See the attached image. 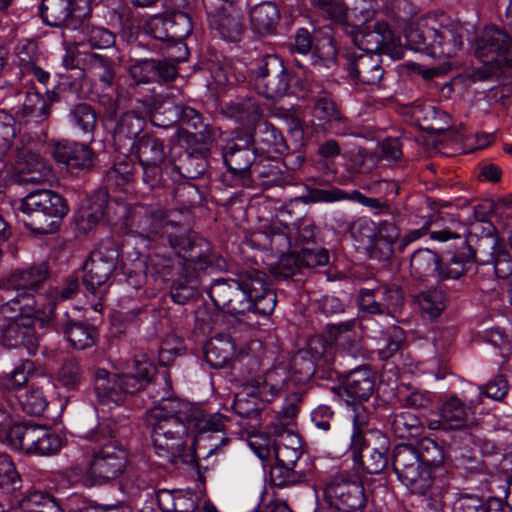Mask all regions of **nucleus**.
I'll return each mask as SVG.
<instances>
[{"label": "nucleus", "mask_w": 512, "mask_h": 512, "mask_svg": "<svg viewBox=\"0 0 512 512\" xmlns=\"http://www.w3.org/2000/svg\"><path fill=\"white\" fill-rule=\"evenodd\" d=\"M312 464L308 468L293 466L292 464L281 463L275 460L269 471L270 483L276 488H285L297 484L307 483L310 480Z\"/></svg>", "instance_id": "13d9d810"}, {"label": "nucleus", "mask_w": 512, "mask_h": 512, "mask_svg": "<svg viewBox=\"0 0 512 512\" xmlns=\"http://www.w3.org/2000/svg\"><path fill=\"white\" fill-rule=\"evenodd\" d=\"M132 78L137 83L170 85L179 76V69L169 59H140L130 68Z\"/></svg>", "instance_id": "37998d69"}, {"label": "nucleus", "mask_w": 512, "mask_h": 512, "mask_svg": "<svg viewBox=\"0 0 512 512\" xmlns=\"http://www.w3.org/2000/svg\"><path fill=\"white\" fill-rule=\"evenodd\" d=\"M146 118L134 111L119 113L117 106L106 111L105 128L111 133L117 151H127L147 128Z\"/></svg>", "instance_id": "7c9ffc66"}, {"label": "nucleus", "mask_w": 512, "mask_h": 512, "mask_svg": "<svg viewBox=\"0 0 512 512\" xmlns=\"http://www.w3.org/2000/svg\"><path fill=\"white\" fill-rule=\"evenodd\" d=\"M364 195L357 189L343 190L337 187L316 188L305 186V192L298 199L305 204L318 202L332 203L341 200L360 204Z\"/></svg>", "instance_id": "bf43d9fd"}, {"label": "nucleus", "mask_w": 512, "mask_h": 512, "mask_svg": "<svg viewBox=\"0 0 512 512\" xmlns=\"http://www.w3.org/2000/svg\"><path fill=\"white\" fill-rule=\"evenodd\" d=\"M253 138L243 128H235L230 138L221 145V157L225 171L219 181L225 187L252 188L253 167L259 157L252 145Z\"/></svg>", "instance_id": "2eb2a0df"}, {"label": "nucleus", "mask_w": 512, "mask_h": 512, "mask_svg": "<svg viewBox=\"0 0 512 512\" xmlns=\"http://www.w3.org/2000/svg\"><path fill=\"white\" fill-rule=\"evenodd\" d=\"M298 352L293 358L287 380L295 385H305L314 380L319 385L329 384L330 380L338 377L335 364L341 354H332L326 342L318 340L319 346H312Z\"/></svg>", "instance_id": "6ab92c4d"}, {"label": "nucleus", "mask_w": 512, "mask_h": 512, "mask_svg": "<svg viewBox=\"0 0 512 512\" xmlns=\"http://www.w3.org/2000/svg\"><path fill=\"white\" fill-rule=\"evenodd\" d=\"M368 423V413L352 416V430L347 449L352 461L360 460V452L365 450L391 455L389 436L378 429H366Z\"/></svg>", "instance_id": "72a5a7b5"}, {"label": "nucleus", "mask_w": 512, "mask_h": 512, "mask_svg": "<svg viewBox=\"0 0 512 512\" xmlns=\"http://www.w3.org/2000/svg\"><path fill=\"white\" fill-rule=\"evenodd\" d=\"M354 325V321H347L329 326L330 334L334 337L337 346V351L333 354H341L340 359L357 360L365 358L362 344L352 331Z\"/></svg>", "instance_id": "603ef678"}, {"label": "nucleus", "mask_w": 512, "mask_h": 512, "mask_svg": "<svg viewBox=\"0 0 512 512\" xmlns=\"http://www.w3.org/2000/svg\"><path fill=\"white\" fill-rule=\"evenodd\" d=\"M50 275L51 267L48 261L32 263L13 270L9 276V281L16 290V295L13 298L28 295L36 300V308H39V299L44 298L40 291L44 288Z\"/></svg>", "instance_id": "4c0bfd02"}, {"label": "nucleus", "mask_w": 512, "mask_h": 512, "mask_svg": "<svg viewBox=\"0 0 512 512\" xmlns=\"http://www.w3.org/2000/svg\"><path fill=\"white\" fill-rule=\"evenodd\" d=\"M406 341L403 328L398 325L388 326L381 330L377 339V355L382 361H387L401 350Z\"/></svg>", "instance_id": "774afa93"}, {"label": "nucleus", "mask_w": 512, "mask_h": 512, "mask_svg": "<svg viewBox=\"0 0 512 512\" xmlns=\"http://www.w3.org/2000/svg\"><path fill=\"white\" fill-rule=\"evenodd\" d=\"M94 0H42L39 14L51 27L77 30L90 17Z\"/></svg>", "instance_id": "cd10ccee"}, {"label": "nucleus", "mask_w": 512, "mask_h": 512, "mask_svg": "<svg viewBox=\"0 0 512 512\" xmlns=\"http://www.w3.org/2000/svg\"><path fill=\"white\" fill-rule=\"evenodd\" d=\"M40 308H36V300L26 295L11 298L1 305V313L7 323L0 333V344L8 349L24 348L26 352L36 355L40 337L36 326L46 323L39 317Z\"/></svg>", "instance_id": "9d476101"}, {"label": "nucleus", "mask_w": 512, "mask_h": 512, "mask_svg": "<svg viewBox=\"0 0 512 512\" xmlns=\"http://www.w3.org/2000/svg\"><path fill=\"white\" fill-rule=\"evenodd\" d=\"M22 488L23 478L13 458L7 453H0V507L7 508L24 492Z\"/></svg>", "instance_id": "de8ad7c7"}, {"label": "nucleus", "mask_w": 512, "mask_h": 512, "mask_svg": "<svg viewBox=\"0 0 512 512\" xmlns=\"http://www.w3.org/2000/svg\"><path fill=\"white\" fill-rule=\"evenodd\" d=\"M155 189L171 191L176 208L181 213L190 212L193 208L200 206L206 198V188L188 179L172 183V180H166L163 177Z\"/></svg>", "instance_id": "a18cd8bd"}, {"label": "nucleus", "mask_w": 512, "mask_h": 512, "mask_svg": "<svg viewBox=\"0 0 512 512\" xmlns=\"http://www.w3.org/2000/svg\"><path fill=\"white\" fill-rule=\"evenodd\" d=\"M368 497L360 480L334 479L316 497L313 512H365Z\"/></svg>", "instance_id": "b1692460"}, {"label": "nucleus", "mask_w": 512, "mask_h": 512, "mask_svg": "<svg viewBox=\"0 0 512 512\" xmlns=\"http://www.w3.org/2000/svg\"><path fill=\"white\" fill-rule=\"evenodd\" d=\"M75 43L81 48L108 49L115 45L116 36L109 29L103 26H94L83 21V24L76 30Z\"/></svg>", "instance_id": "4d7b16f0"}, {"label": "nucleus", "mask_w": 512, "mask_h": 512, "mask_svg": "<svg viewBox=\"0 0 512 512\" xmlns=\"http://www.w3.org/2000/svg\"><path fill=\"white\" fill-rule=\"evenodd\" d=\"M286 165L283 158L263 155L257 158L253 167V179L257 178L269 186H284L287 182Z\"/></svg>", "instance_id": "6e6d98bb"}, {"label": "nucleus", "mask_w": 512, "mask_h": 512, "mask_svg": "<svg viewBox=\"0 0 512 512\" xmlns=\"http://www.w3.org/2000/svg\"><path fill=\"white\" fill-rule=\"evenodd\" d=\"M350 36L357 50L365 53H378L392 56L399 41L395 31L386 21L363 18L360 22H352L340 28Z\"/></svg>", "instance_id": "5701e85b"}, {"label": "nucleus", "mask_w": 512, "mask_h": 512, "mask_svg": "<svg viewBox=\"0 0 512 512\" xmlns=\"http://www.w3.org/2000/svg\"><path fill=\"white\" fill-rule=\"evenodd\" d=\"M164 233L175 255L184 261L182 271L168 283L169 297L178 305L197 301L206 291L203 276L213 269L216 254L210 242L194 230L168 225Z\"/></svg>", "instance_id": "7ed1b4c3"}, {"label": "nucleus", "mask_w": 512, "mask_h": 512, "mask_svg": "<svg viewBox=\"0 0 512 512\" xmlns=\"http://www.w3.org/2000/svg\"><path fill=\"white\" fill-rule=\"evenodd\" d=\"M52 155L61 170L72 177L88 174L98 161L96 152L89 144L68 139L57 141Z\"/></svg>", "instance_id": "c756f323"}, {"label": "nucleus", "mask_w": 512, "mask_h": 512, "mask_svg": "<svg viewBox=\"0 0 512 512\" xmlns=\"http://www.w3.org/2000/svg\"><path fill=\"white\" fill-rule=\"evenodd\" d=\"M444 286V283H438L413 295V304L423 319L435 321L446 310L450 296L444 290Z\"/></svg>", "instance_id": "09e8293b"}, {"label": "nucleus", "mask_w": 512, "mask_h": 512, "mask_svg": "<svg viewBox=\"0 0 512 512\" xmlns=\"http://www.w3.org/2000/svg\"><path fill=\"white\" fill-rule=\"evenodd\" d=\"M193 31L191 16L183 11L174 10L154 16L145 31L138 32L135 42L139 47L158 52L174 41L186 40Z\"/></svg>", "instance_id": "4be33fe9"}, {"label": "nucleus", "mask_w": 512, "mask_h": 512, "mask_svg": "<svg viewBox=\"0 0 512 512\" xmlns=\"http://www.w3.org/2000/svg\"><path fill=\"white\" fill-rule=\"evenodd\" d=\"M374 0H317V6L325 12L332 24L341 28L352 22L370 19L374 15Z\"/></svg>", "instance_id": "58836bf2"}, {"label": "nucleus", "mask_w": 512, "mask_h": 512, "mask_svg": "<svg viewBox=\"0 0 512 512\" xmlns=\"http://www.w3.org/2000/svg\"><path fill=\"white\" fill-rule=\"evenodd\" d=\"M118 434L117 422L113 418H104L82 436L95 444L87 464L86 485H106L125 472L129 453Z\"/></svg>", "instance_id": "0eeeda50"}, {"label": "nucleus", "mask_w": 512, "mask_h": 512, "mask_svg": "<svg viewBox=\"0 0 512 512\" xmlns=\"http://www.w3.org/2000/svg\"><path fill=\"white\" fill-rule=\"evenodd\" d=\"M150 437L157 456L174 466L189 467L200 482L215 465L210 458L228 442L220 414H209L176 397L159 403Z\"/></svg>", "instance_id": "f257e3e1"}, {"label": "nucleus", "mask_w": 512, "mask_h": 512, "mask_svg": "<svg viewBox=\"0 0 512 512\" xmlns=\"http://www.w3.org/2000/svg\"><path fill=\"white\" fill-rule=\"evenodd\" d=\"M304 74V71L298 73L288 67L277 54H265L251 62L250 81L269 100L285 96L305 100L313 98V95L311 83Z\"/></svg>", "instance_id": "6e6552de"}, {"label": "nucleus", "mask_w": 512, "mask_h": 512, "mask_svg": "<svg viewBox=\"0 0 512 512\" xmlns=\"http://www.w3.org/2000/svg\"><path fill=\"white\" fill-rule=\"evenodd\" d=\"M289 51L292 55H300L305 61L294 58V64L304 72L311 66L330 69L338 64L340 50L334 30L330 25L321 28H296L290 37Z\"/></svg>", "instance_id": "4468645a"}, {"label": "nucleus", "mask_w": 512, "mask_h": 512, "mask_svg": "<svg viewBox=\"0 0 512 512\" xmlns=\"http://www.w3.org/2000/svg\"><path fill=\"white\" fill-rule=\"evenodd\" d=\"M429 25L427 22L411 26L405 33L408 47L432 58H453L462 50L466 40L473 48L475 26L451 22Z\"/></svg>", "instance_id": "1a4fd4ad"}, {"label": "nucleus", "mask_w": 512, "mask_h": 512, "mask_svg": "<svg viewBox=\"0 0 512 512\" xmlns=\"http://www.w3.org/2000/svg\"><path fill=\"white\" fill-rule=\"evenodd\" d=\"M181 149L177 155L171 154L164 166V177L177 183L180 180L202 178L209 168L211 142L199 139L195 134L180 137Z\"/></svg>", "instance_id": "aec40b11"}, {"label": "nucleus", "mask_w": 512, "mask_h": 512, "mask_svg": "<svg viewBox=\"0 0 512 512\" xmlns=\"http://www.w3.org/2000/svg\"><path fill=\"white\" fill-rule=\"evenodd\" d=\"M235 351L231 337L217 335L203 347V362L211 369H222L228 366Z\"/></svg>", "instance_id": "5fc2aeb1"}, {"label": "nucleus", "mask_w": 512, "mask_h": 512, "mask_svg": "<svg viewBox=\"0 0 512 512\" xmlns=\"http://www.w3.org/2000/svg\"><path fill=\"white\" fill-rule=\"evenodd\" d=\"M61 506L59 499L46 491L31 490L24 491L7 508L19 509L20 512H67Z\"/></svg>", "instance_id": "8fccbe9b"}, {"label": "nucleus", "mask_w": 512, "mask_h": 512, "mask_svg": "<svg viewBox=\"0 0 512 512\" xmlns=\"http://www.w3.org/2000/svg\"><path fill=\"white\" fill-rule=\"evenodd\" d=\"M399 236V228L389 220L378 222V234L372 240L371 244L366 246V251L370 259L379 262L388 261L394 255V240Z\"/></svg>", "instance_id": "864d4df0"}, {"label": "nucleus", "mask_w": 512, "mask_h": 512, "mask_svg": "<svg viewBox=\"0 0 512 512\" xmlns=\"http://www.w3.org/2000/svg\"><path fill=\"white\" fill-rule=\"evenodd\" d=\"M381 56L378 53H365L348 48L341 54L342 66L355 85H377L384 75Z\"/></svg>", "instance_id": "473e14b6"}, {"label": "nucleus", "mask_w": 512, "mask_h": 512, "mask_svg": "<svg viewBox=\"0 0 512 512\" xmlns=\"http://www.w3.org/2000/svg\"><path fill=\"white\" fill-rule=\"evenodd\" d=\"M120 248L112 239L102 240L90 253L82 266V284L95 298L103 299L110 278L118 276Z\"/></svg>", "instance_id": "412c9836"}, {"label": "nucleus", "mask_w": 512, "mask_h": 512, "mask_svg": "<svg viewBox=\"0 0 512 512\" xmlns=\"http://www.w3.org/2000/svg\"><path fill=\"white\" fill-rule=\"evenodd\" d=\"M35 363L22 359L9 372L0 373V391L9 395L11 408L27 415L41 417L48 408V400L39 387H29V378L35 373Z\"/></svg>", "instance_id": "f3484780"}, {"label": "nucleus", "mask_w": 512, "mask_h": 512, "mask_svg": "<svg viewBox=\"0 0 512 512\" xmlns=\"http://www.w3.org/2000/svg\"><path fill=\"white\" fill-rule=\"evenodd\" d=\"M127 151L141 167L143 183L155 188L163 180L164 166L168 161L165 140L154 130L146 129Z\"/></svg>", "instance_id": "a878e982"}, {"label": "nucleus", "mask_w": 512, "mask_h": 512, "mask_svg": "<svg viewBox=\"0 0 512 512\" xmlns=\"http://www.w3.org/2000/svg\"><path fill=\"white\" fill-rule=\"evenodd\" d=\"M391 465L397 479L417 495L426 508L427 485L422 476L416 441L396 444L391 451Z\"/></svg>", "instance_id": "bb28decb"}, {"label": "nucleus", "mask_w": 512, "mask_h": 512, "mask_svg": "<svg viewBox=\"0 0 512 512\" xmlns=\"http://www.w3.org/2000/svg\"><path fill=\"white\" fill-rule=\"evenodd\" d=\"M3 396L6 400H0V443L13 450L16 444L21 443L19 437L22 432L18 428L25 427L27 420H15L12 412L16 411L9 404V395Z\"/></svg>", "instance_id": "680f3d73"}, {"label": "nucleus", "mask_w": 512, "mask_h": 512, "mask_svg": "<svg viewBox=\"0 0 512 512\" xmlns=\"http://www.w3.org/2000/svg\"><path fill=\"white\" fill-rule=\"evenodd\" d=\"M168 225L185 228L171 221L167 211L162 208H151L139 215L136 221L135 233L148 249L143 266L150 279L159 287L167 286L184 268V261L175 255L170 243L164 238Z\"/></svg>", "instance_id": "39448f33"}, {"label": "nucleus", "mask_w": 512, "mask_h": 512, "mask_svg": "<svg viewBox=\"0 0 512 512\" xmlns=\"http://www.w3.org/2000/svg\"><path fill=\"white\" fill-rule=\"evenodd\" d=\"M126 213L124 198L100 187L80 201L73 220L77 232L88 236L113 224Z\"/></svg>", "instance_id": "a211bd4d"}, {"label": "nucleus", "mask_w": 512, "mask_h": 512, "mask_svg": "<svg viewBox=\"0 0 512 512\" xmlns=\"http://www.w3.org/2000/svg\"><path fill=\"white\" fill-rule=\"evenodd\" d=\"M221 114L240 124L239 128L251 129L263 119V108L257 99L237 97L219 104Z\"/></svg>", "instance_id": "c03bdc74"}, {"label": "nucleus", "mask_w": 512, "mask_h": 512, "mask_svg": "<svg viewBox=\"0 0 512 512\" xmlns=\"http://www.w3.org/2000/svg\"><path fill=\"white\" fill-rule=\"evenodd\" d=\"M454 512H501L502 498L461 494L453 503Z\"/></svg>", "instance_id": "338daca9"}, {"label": "nucleus", "mask_w": 512, "mask_h": 512, "mask_svg": "<svg viewBox=\"0 0 512 512\" xmlns=\"http://www.w3.org/2000/svg\"><path fill=\"white\" fill-rule=\"evenodd\" d=\"M329 262V252L318 242H309L306 246L294 248L281 260L283 271L280 272L285 278L293 277L300 269H314L323 267Z\"/></svg>", "instance_id": "79ce46f5"}, {"label": "nucleus", "mask_w": 512, "mask_h": 512, "mask_svg": "<svg viewBox=\"0 0 512 512\" xmlns=\"http://www.w3.org/2000/svg\"><path fill=\"white\" fill-rule=\"evenodd\" d=\"M122 156L118 157L113 166L106 172L102 186L110 193L126 191V186L134 179L135 163L129 151L121 150Z\"/></svg>", "instance_id": "3c124183"}, {"label": "nucleus", "mask_w": 512, "mask_h": 512, "mask_svg": "<svg viewBox=\"0 0 512 512\" xmlns=\"http://www.w3.org/2000/svg\"><path fill=\"white\" fill-rule=\"evenodd\" d=\"M462 220L457 212L440 211L431 226H444L430 229L432 240L444 244L439 252L428 248L414 251L410 258L411 274L419 280L434 279L437 283L454 281L453 289L463 288L465 277L475 269L476 249L465 235L452 229L461 226Z\"/></svg>", "instance_id": "f03ea898"}, {"label": "nucleus", "mask_w": 512, "mask_h": 512, "mask_svg": "<svg viewBox=\"0 0 512 512\" xmlns=\"http://www.w3.org/2000/svg\"><path fill=\"white\" fill-rule=\"evenodd\" d=\"M481 255L479 258L476 256L475 265H490L499 279H507L512 275V255L504 240Z\"/></svg>", "instance_id": "052dcab7"}, {"label": "nucleus", "mask_w": 512, "mask_h": 512, "mask_svg": "<svg viewBox=\"0 0 512 512\" xmlns=\"http://www.w3.org/2000/svg\"><path fill=\"white\" fill-rule=\"evenodd\" d=\"M158 375L153 357L134 354L124 362L120 373L98 368L93 376V391L99 405L114 408L154 383Z\"/></svg>", "instance_id": "423d86ee"}, {"label": "nucleus", "mask_w": 512, "mask_h": 512, "mask_svg": "<svg viewBox=\"0 0 512 512\" xmlns=\"http://www.w3.org/2000/svg\"><path fill=\"white\" fill-rule=\"evenodd\" d=\"M180 125L186 128L192 129L199 139H203L208 142H212L216 136L214 127L210 123V118L204 116L197 109L182 105ZM192 134L191 132H185L182 136Z\"/></svg>", "instance_id": "69168bd1"}, {"label": "nucleus", "mask_w": 512, "mask_h": 512, "mask_svg": "<svg viewBox=\"0 0 512 512\" xmlns=\"http://www.w3.org/2000/svg\"><path fill=\"white\" fill-rule=\"evenodd\" d=\"M69 210L67 199L51 189H37L28 193L18 206L22 222L35 235L57 232Z\"/></svg>", "instance_id": "ddd939ff"}, {"label": "nucleus", "mask_w": 512, "mask_h": 512, "mask_svg": "<svg viewBox=\"0 0 512 512\" xmlns=\"http://www.w3.org/2000/svg\"><path fill=\"white\" fill-rule=\"evenodd\" d=\"M477 425L475 406L456 395L447 396L441 403L438 402L434 417L427 418V427L430 430L452 432L453 441L462 435L470 440L471 430Z\"/></svg>", "instance_id": "393cba45"}, {"label": "nucleus", "mask_w": 512, "mask_h": 512, "mask_svg": "<svg viewBox=\"0 0 512 512\" xmlns=\"http://www.w3.org/2000/svg\"><path fill=\"white\" fill-rule=\"evenodd\" d=\"M250 3L238 8L230 6L231 9L221 7L208 13V23L212 31L228 45L231 49L242 47L246 27L244 24L243 10L248 8Z\"/></svg>", "instance_id": "c9c22d12"}, {"label": "nucleus", "mask_w": 512, "mask_h": 512, "mask_svg": "<svg viewBox=\"0 0 512 512\" xmlns=\"http://www.w3.org/2000/svg\"><path fill=\"white\" fill-rule=\"evenodd\" d=\"M21 430L20 444H16L15 451H25L27 454L50 456L60 452L66 444L65 436L59 434L51 427L34 421H27Z\"/></svg>", "instance_id": "2f4dec72"}, {"label": "nucleus", "mask_w": 512, "mask_h": 512, "mask_svg": "<svg viewBox=\"0 0 512 512\" xmlns=\"http://www.w3.org/2000/svg\"><path fill=\"white\" fill-rule=\"evenodd\" d=\"M423 479L427 485L426 508L440 511L450 489L452 475L449 468L451 445L443 439L429 436L416 440Z\"/></svg>", "instance_id": "9b49d317"}, {"label": "nucleus", "mask_w": 512, "mask_h": 512, "mask_svg": "<svg viewBox=\"0 0 512 512\" xmlns=\"http://www.w3.org/2000/svg\"><path fill=\"white\" fill-rule=\"evenodd\" d=\"M89 372L75 359L63 362L56 375L57 384L67 392H77L87 384Z\"/></svg>", "instance_id": "0e129e2a"}, {"label": "nucleus", "mask_w": 512, "mask_h": 512, "mask_svg": "<svg viewBox=\"0 0 512 512\" xmlns=\"http://www.w3.org/2000/svg\"><path fill=\"white\" fill-rule=\"evenodd\" d=\"M67 512H132L125 501L104 503L84 494H71L67 498Z\"/></svg>", "instance_id": "e2e57ef3"}, {"label": "nucleus", "mask_w": 512, "mask_h": 512, "mask_svg": "<svg viewBox=\"0 0 512 512\" xmlns=\"http://www.w3.org/2000/svg\"><path fill=\"white\" fill-rule=\"evenodd\" d=\"M343 360L338 358L335 364L338 377L330 380L333 398L351 408L353 415L368 413L366 403L375 393V373L369 364L344 367Z\"/></svg>", "instance_id": "dca6fc26"}, {"label": "nucleus", "mask_w": 512, "mask_h": 512, "mask_svg": "<svg viewBox=\"0 0 512 512\" xmlns=\"http://www.w3.org/2000/svg\"><path fill=\"white\" fill-rule=\"evenodd\" d=\"M46 324L53 326L73 350L91 349L100 338L99 324L95 318L72 317L65 311L61 318H47Z\"/></svg>", "instance_id": "c85d7f7f"}, {"label": "nucleus", "mask_w": 512, "mask_h": 512, "mask_svg": "<svg viewBox=\"0 0 512 512\" xmlns=\"http://www.w3.org/2000/svg\"><path fill=\"white\" fill-rule=\"evenodd\" d=\"M473 49L483 66L473 71V81H486L494 76L512 72V35L495 24L475 30Z\"/></svg>", "instance_id": "f8f14e48"}, {"label": "nucleus", "mask_w": 512, "mask_h": 512, "mask_svg": "<svg viewBox=\"0 0 512 512\" xmlns=\"http://www.w3.org/2000/svg\"><path fill=\"white\" fill-rule=\"evenodd\" d=\"M208 295L216 306H228L236 315L268 318L277 304L270 276L256 268H240L234 277L216 279Z\"/></svg>", "instance_id": "20e7f679"}, {"label": "nucleus", "mask_w": 512, "mask_h": 512, "mask_svg": "<svg viewBox=\"0 0 512 512\" xmlns=\"http://www.w3.org/2000/svg\"><path fill=\"white\" fill-rule=\"evenodd\" d=\"M245 130L253 138L252 145L259 157L283 158L288 154L289 146L283 132L268 120L262 119L255 127Z\"/></svg>", "instance_id": "a19ab883"}, {"label": "nucleus", "mask_w": 512, "mask_h": 512, "mask_svg": "<svg viewBox=\"0 0 512 512\" xmlns=\"http://www.w3.org/2000/svg\"><path fill=\"white\" fill-rule=\"evenodd\" d=\"M256 384V386H244L241 391L235 394L232 409L242 418L259 422L265 405L273 400L278 394L279 389L274 385H270L268 393L266 391V383L256 382Z\"/></svg>", "instance_id": "ea45409f"}, {"label": "nucleus", "mask_w": 512, "mask_h": 512, "mask_svg": "<svg viewBox=\"0 0 512 512\" xmlns=\"http://www.w3.org/2000/svg\"><path fill=\"white\" fill-rule=\"evenodd\" d=\"M313 135L318 132H329L335 135H347L350 124L336 104L330 93L322 91L314 97L311 110Z\"/></svg>", "instance_id": "f704fd0d"}, {"label": "nucleus", "mask_w": 512, "mask_h": 512, "mask_svg": "<svg viewBox=\"0 0 512 512\" xmlns=\"http://www.w3.org/2000/svg\"><path fill=\"white\" fill-rule=\"evenodd\" d=\"M267 445L272 446L275 460L281 463L300 466L304 456V442L299 434L290 430L285 424L271 422L266 426Z\"/></svg>", "instance_id": "e433bc0d"}, {"label": "nucleus", "mask_w": 512, "mask_h": 512, "mask_svg": "<svg viewBox=\"0 0 512 512\" xmlns=\"http://www.w3.org/2000/svg\"><path fill=\"white\" fill-rule=\"evenodd\" d=\"M251 28L261 37L276 36L279 33L281 11L272 1H262L248 9Z\"/></svg>", "instance_id": "49530a36"}]
</instances>
